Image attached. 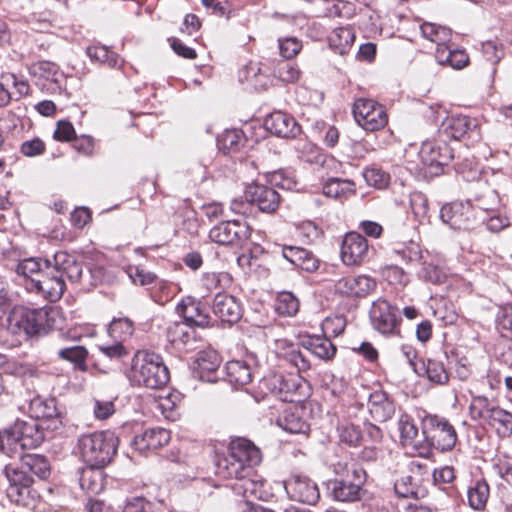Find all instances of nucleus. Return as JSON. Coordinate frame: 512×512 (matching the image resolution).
<instances>
[{
	"mask_svg": "<svg viewBox=\"0 0 512 512\" xmlns=\"http://www.w3.org/2000/svg\"><path fill=\"white\" fill-rule=\"evenodd\" d=\"M284 359L290 365L295 367L298 372L307 371L310 369V361L298 348L289 349L285 355Z\"/></svg>",
	"mask_w": 512,
	"mask_h": 512,
	"instance_id": "obj_63",
	"label": "nucleus"
},
{
	"mask_svg": "<svg viewBox=\"0 0 512 512\" xmlns=\"http://www.w3.org/2000/svg\"><path fill=\"white\" fill-rule=\"evenodd\" d=\"M280 55L284 59L295 57L302 49V43L296 37H285L278 40Z\"/></svg>",
	"mask_w": 512,
	"mask_h": 512,
	"instance_id": "obj_62",
	"label": "nucleus"
},
{
	"mask_svg": "<svg viewBox=\"0 0 512 512\" xmlns=\"http://www.w3.org/2000/svg\"><path fill=\"white\" fill-rule=\"evenodd\" d=\"M335 472L340 477L332 482L331 492L337 501L353 502L360 498L365 471L356 463L338 462Z\"/></svg>",
	"mask_w": 512,
	"mask_h": 512,
	"instance_id": "obj_7",
	"label": "nucleus"
},
{
	"mask_svg": "<svg viewBox=\"0 0 512 512\" xmlns=\"http://www.w3.org/2000/svg\"><path fill=\"white\" fill-rule=\"evenodd\" d=\"M439 134L445 139L454 140L464 137L476 138L479 136L478 122L465 115L449 116L442 122Z\"/></svg>",
	"mask_w": 512,
	"mask_h": 512,
	"instance_id": "obj_14",
	"label": "nucleus"
},
{
	"mask_svg": "<svg viewBox=\"0 0 512 512\" xmlns=\"http://www.w3.org/2000/svg\"><path fill=\"white\" fill-rule=\"evenodd\" d=\"M346 327V319L342 315L327 317L322 323V330L326 337L339 336Z\"/></svg>",
	"mask_w": 512,
	"mask_h": 512,
	"instance_id": "obj_60",
	"label": "nucleus"
},
{
	"mask_svg": "<svg viewBox=\"0 0 512 512\" xmlns=\"http://www.w3.org/2000/svg\"><path fill=\"white\" fill-rule=\"evenodd\" d=\"M440 219L452 229L469 230L475 223L474 208L470 201L445 204L440 209Z\"/></svg>",
	"mask_w": 512,
	"mask_h": 512,
	"instance_id": "obj_12",
	"label": "nucleus"
},
{
	"mask_svg": "<svg viewBox=\"0 0 512 512\" xmlns=\"http://www.w3.org/2000/svg\"><path fill=\"white\" fill-rule=\"evenodd\" d=\"M0 367L4 373L18 377L32 376L34 374L31 365L19 362L16 359H5L0 363Z\"/></svg>",
	"mask_w": 512,
	"mask_h": 512,
	"instance_id": "obj_57",
	"label": "nucleus"
},
{
	"mask_svg": "<svg viewBox=\"0 0 512 512\" xmlns=\"http://www.w3.org/2000/svg\"><path fill=\"white\" fill-rule=\"evenodd\" d=\"M29 413L31 418L52 419L58 415L55 398L34 397L29 404Z\"/></svg>",
	"mask_w": 512,
	"mask_h": 512,
	"instance_id": "obj_42",
	"label": "nucleus"
},
{
	"mask_svg": "<svg viewBox=\"0 0 512 512\" xmlns=\"http://www.w3.org/2000/svg\"><path fill=\"white\" fill-rule=\"evenodd\" d=\"M250 237V229L241 220H227L215 225L209 232L211 241L220 245H236Z\"/></svg>",
	"mask_w": 512,
	"mask_h": 512,
	"instance_id": "obj_11",
	"label": "nucleus"
},
{
	"mask_svg": "<svg viewBox=\"0 0 512 512\" xmlns=\"http://www.w3.org/2000/svg\"><path fill=\"white\" fill-rule=\"evenodd\" d=\"M352 113L357 124L366 131L381 130L388 123L384 107L372 99H357L354 102Z\"/></svg>",
	"mask_w": 512,
	"mask_h": 512,
	"instance_id": "obj_9",
	"label": "nucleus"
},
{
	"mask_svg": "<svg viewBox=\"0 0 512 512\" xmlns=\"http://www.w3.org/2000/svg\"><path fill=\"white\" fill-rule=\"evenodd\" d=\"M242 141L243 136L241 131L232 129L226 130L223 133V135L219 139V144L224 151L231 152L238 150Z\"/></svg>",
	"mask_w": 512,
	"mask_h": 512,
	"instance_id": "obj_61",
	"label": "nucleus"
},
{
	"mask_svg": "<svg viewBox=\"0 0 512 512\" xmlns=\"http://www.w3.org/2000/svg\"><path fill=\"white\" fill-rule=\"evenodd\" d=\"M127 377L132 386L161 389L169 381V371L160 355L138 351L132 358Z\"/></svg>",
	"mask_w": 512,
	"mask_h": 512,
	"instance_id": "obj_2",
	"label": "nucleus"
},
{
	"mask_svg": "<svg viewBox=\"0 0 512 512\" xmlns=\"http://www.w3.org/2000/svg\"><path fill=\"white\" fill-rule=\"evenodd\" d=\"M376 287V280L365 274L344 276L334 284L337 294L351 298H364L371 294Z\"/></svg>",
	"mask_w": 512,
	"mask_h": 512,
	"instance_id": "obj_13",
	"label": "nucleus"
},
{
	"mask_svg": "<svg viewBox=\"0 0 512 512\" xmlns=\"http://www.w3.org/2000/svg\"><path fill=\"white\" fill-rule=\"evenodd\" d=\"M281 255L289 263L307 272H313L318 268V260L310 251L298 247L283 245Z\"/></svg>",
	"mask_w": 512,
	"mask_h": 512,
	"instance_id": "obj_30",
	"label": "nucleus"
},
{
	"mask_svg": "<svg viewBox=\"0 0 512 512\" xmlns=\"http://www.w3.org/2000/svg\"><path fill=\"white\" fill-rule=\"evenodd\" d=\"M442 141L427 140L422 143L419 157L425 165H446L453 158L451 149Z\"/></svg>",
	"mask_w": 512,
	"mask_h": 512,
	"instance_id": "obj_24",
	"label": "nucleus"
},
{
	"mask_svg": "<svg viewBox=\"0 0 512 512\" xmlns=\"http://www.w3.org/2000/svg\"><path fill=\"white\" fill-rule=\"evenodd\" d=\"M226 374L228 381L237 386L249 384L252 380L251 368L246 362L241 360H232L226 364Z\"/></svg>",
	"mask_w": 512,
	"mask_h": 512,
	"instance_id": "obj_43",
	"label": "nucleus"
},
{
	"mask_svg": "<svg viewBox=\"0 0 512 512\" xmlns=\"http://www.w3.org/2000/svg\"><path fill=\"white\" fill-rule=\"evenodd\" d=\"M303 347L322 360H330L336 353V347L326 336L312 335L302 341Z\"/></svg>",
	"mask_w": 512,
	"mask_h": 512,
	"instance_id": "obj_36",
	"label": "nucleus"
},
{
	"mask_svg": "<svg viewBox=\"0 0 512 512\" xmlns=\"http://www.w3.org/2000/svg\"><path fill=\"white\" fill-rule=\"evenodd\" d=\"M489 216L485 220L486 227L490 232L498 233L510 225V219L506 215L505 207H501L500 211L488 213Z\"/></svg>",
	"mask_w": 512,
	"mask_h": 512,
	"instance_id": "obj_59",
	"label": "nucleus"
},
{
	"mask_svg": "<svg viewBox=\"0 0 512 512\" xmlns=\"http://www.w3.org/2000/svg\"><path fill=\"white\" fill-rule=\"evenodd\" d=\"M232 277L226 272H205L201 277V287L206 292L214 290H224L231 286Z\"/></svg>",
	"mask_w": 512,
	"mask_h": 512,
	"instance_id": "obj_47",
	"label": "nucleus"
},
{
	"mask_svg": "<svg viewBox=\"0 0 512 512\" xmlns=\"http://www.w3.org/2000/svg\"><path fill=\"white\" fill-rule=\"evenodd\" d=\"M368 241L357 232L347 233L342 241L340 256L344 265L359 266L368 256Z\"/></svg>",
	"mask_w": 512,
	"mask_h": 512,
	"instance_id": "obj_17",
	"label": "nucleus"
},
{
	"mask_svg": "<svg viewBox=\"0 0 512 512\" xmlns=\"http://www.w3.org/2000/svg\"><path fill=\"white\" fill-rule=\"evenodd\" d=\"M86 53L92 61L106 64L110 68L121 66L119 56L115 52L108 50L105 46H90L87 48Z\"/></svg>",
	"mask_w": 512,
	"mask_h": 512,
	"instance_id": "obj_50",
	"label": "nucleus"
},
{
	"mask_svg": "<svg viewBox=\"0 0 512 512\" xmlns=\"http://www.w3.org/2000/svg\"><path fill=\"white\" fill-rule=\"evenodd\" d=\"M470 204L487 213L500 211L502 204L498 192L487 183H478L474 189Z\"/></svg>",
	"mask_w": 512,
	"mask_h": 512,
	"instance_id": "obj_25",
	"label": "nucleus"
},
{
	"mask_svg": "<svg viewBox=\"0 0 512 512\" xmlns=\"http://www.w3.org/2000/svg\"><path fill=\"white\" fill-rule=\"evenodd\" d=\"M170 440V432L161 427L146 429L133 439V446L136 450L143 453L158 449L166 445Z\"/></svg>",
	"mask_w": 512,
	"mask_h": 512,
	"instance_id": "obj_27",
	"label": "nucleus"
},
{
	"mask_svg": "<svg viewBox=\"0 0 512 512\" xmlns=\"http://www.w3.org/2000/svg\"><path fill=\"white\" fill-rule=\"evenodd\" d=\"M410 209L419 223H423L428 218V199L422 192L415 191L409 196Z\"/></svg>",
	"mask_w": 512,
	"mask_h": 512,
	"instance_id": "obj_52",
	"label": "nucleus"
},
{
	"mask_svg": "<svg viewBox=\"0 0 512 512\" xmlns=\"http://www.w3.org/2000/svg\"><path fill=\"white\" fill-rule=\"evenodd\" d=\"M274 75L283 82L294 83L300 77V70L295 64L283 59L275 66Z\"/></svg>",
	"mask_w": 512,
	"mask_h": 512,
	"instance_id": "obj_53",
	"label": "nucleus"
},
{
	"mask_svg": "<svg viewBox=\"0 0 512 512\" xmlns=\"http://www.w3.org/2000/svg\"><path fill=\"white\" fill-rule=\"evenodd\" d=\"M494 472L512 487V459L506 455L497 457L493 464Z\"/></svg>",
	"mask_w": 512,
	"mask_h": 512,
	"instance_id": "obj_64",
	"label": "nucleus"
},
{
	"mask_svg": "<svg viewBox=\"0 0 512 512\" xmlns=\"http://www.w3.org/2000/svg\"><path fill=\"white\" fill-rule=\"evenodd\" d=\"M30 85L23 75L12 71L0 72V107L8 105L13 99L28 95Z\"/></svg>",
	"mask_w": 512,
	"mask_h": 512,
	"instance_id": "obj_19",
	"label": "nucleus"
},
{
	"mask_svg": "<svg viewBox=\"0 0 512 512\" xmlns=\"http://www.w3.org/2000/svg\"><path fill=\"white\" fill-rule=\"evenodd\" d=\"M4 475L10 483V488L7 492L8 496L11 500L19 502V499H14V496H20L21 490L28 488L32 484L33 480L31 476H29L23 469H19L12 465L5 466Z\"/></svg>",
	"mask_w": 512,
	"mask_h": 512,
	"instance_id": "obj_34",
	"label": "nucleus"
},
{
	"mask_svg": "<svg viewBox=\"0 0 512 512\" xmlns=\"http://www.w3.org/2000/svg\"><path fill=\"white\" fill-rule=\"evenodd\" d=\"M169 342L179 350L190 351L196 348V331L194 327L182 322H176L167 329Z\"/></svg>",
	"mask_w": 512,
	"mask_h": 512,
	"instance_id": "obj_29",
	"label": "nucleus"
},
{
	"mask_svg": "<svg viewBox=\"0 0 512 512\" xmlns=\"http://www.w3.org/2000/svg\"><path fill=\"white\" fill-rule=\"evenodd\" d=\"M282 381L283 376L280 374H270L263 377L258 386L261 398L271 395L278 399V390L281 388Z\"/></svg>",
	"mask_w": 512,
	"mask_h": 512,
	"instance_id": "obj_55",
	"label": "nucleus"
},
{
	"mask_svg": "<svg viewBox=\"0 0 512 512\" xmlns=\"http://www.w3.org/2000/svg\"><path fill=\"white\" fill-rule=\"evenodd\" d=\"M260 462V450L251 441L238 438L230 443L228 453L216 461L215 474L221 479L237 482L252 475L253 468Z\"/></svg>",
	"mask_w": 512,
	"mask_h": 512,
	"instance_id": "obj_1",
	"label": "nucleus"
},
{
	"mask_svg": "<svg viewBox=\"0 0 512 512\" xmlns=\"http://www.w3.org/2000/svg\"><path fill=\"white\" fill-rule=\"evenodd\" d=\"M490 495V487L484 479L476 480L467 490L468 505L475 511L485 509Z\"/></svg>",
	"mask_w": 512,
	"mask_h": 512,
	"instance_id": "obj_41",
	"label": "nucleus"
},
{
	"mask_svg": "<svg viewBox=\"0 0 512 512\" xmlns=\"http://www.w3.org/2000/svg\"><path fill=\"white\" fill-rule=\"evenodd\" d=\"M394 489L395 493L403 498L412 497L419 499L425 497L427 494L426 489L417 485L415 479L410 475L403 476L397 480Z\"/></svg>",
	"mask_w": 512,
	"mask_h": 512,
	"instance_id": "obj_46",
	"label": "nucleus"
},
{
	"mask_svg": "<svg viewBox=\"0 0 512 512\" xmlns=\"http://www.w3.org/2000/svg\"><path fill=\"white\" fill-rule=\"evenodd\" d=\"M53 314L54 311L44 308H16L9 314L6 330L2 333L25 337L46 333L51 327L50 320Z\"/></svg>",
	"mask_w": 512,
	"mask_h": 512,
	"instance_id": "obj_4",
	"label": "nucleus"
},
{
	"mask_svg": "<svg viewBox=\"0 0 512 512\" xmlns=\"http://www.w3.org/2000/svg\"><path fill=\"white\" fill-rule=\"evenodd\" d=\"M118 438L111 431H100L81 435L78 439V452L86 465L107 466L118 448Z\"/></svg>",
	"mask_w": 512,
	"mask_h": 512,
	"instance_id": "obj_3",
	"label": "nucleus"
},
{
	"mask_svg": "<svg viewBox=\"0 0 512 512\" xmlns=\"http://www.w3.org/2000/svg\"><path fill=\"white\" fill-rule=\"evenodd\" d=\"M420 31L423 38L436 44V49L446 48L452 38V31L435 23L425 22L420 25Z\"/></svg>",
	"mask_w": 512,
	"mask_h": 512,
	"instance_id": "obj_38",
	"label": "nucleus"
},
{
	"mask_svg": "<svg viewBox=\"0 0 512 512\" xmlns=\"http://www.w3.org/2000/svg\"><path fill=\"white\" fill-rule=\"evenodd\" d=\"M425 369L427 378L431 382L439 385H444L448 382L449 375L442 362L434 359H428Z\"/></svg>",
	"mask_w": 512,
	"mask_h": 512,
	"instance_id": "obj_54",
	"label": "nucleus"
},
{
	"mask_svg": "<svg viewBox=\"0 0 512 512\" xmlns=\"http://www.w3.org/2000/svg\"><path fill=\"white\" fill-rule=\"evenodd\" d=\"M435 58L440 65H447L453 69H462L469 63V57L465 50L446 48L436 49Z\"/></svg>",
	"mask_w": 512,
	"mask_h": 512,
	"instance_id": "obj_39",
	"label": "nucleus"
},
{
	"mask_svg": "<svg viewBox=\"0 0 512 512\" xmlns=\"http://www.w3.org/2000/svg\"><path fill=\"white\" fill-rule=\"evenodd\" d=\"M368 410L372 419L385 422L393 416L395 407L385 392L374 391L368 399Z\"/></svg>",
	"mask_w": 512,
	"mask_h": 512,
	"instance_id": "obj_31",
	"label": "nucleus"
},
{
	"mask_svg": "<svg viewBox=\"0 0 512 512\" xmlns=\"http://www.w3.org/2000/svg\"><path fill=\"white\" fill-rule=\"evenodd\" d=\"M300 302L298 298L289 291L279 292L275 301V311L277 314L286 317L295 316L299 310Z\"/></svg>",
	"mask_w": 512,
	"mask_h": 512,
	"instance_id": "obj_49",
	"label": "nucleus"
},
{
	"mask_svg": "<svg viewBox=\"0 0 512 512\" xmlns=\"http://www.w3.org/2000/svg\"><path fill=\"white\" fill-rule=\"evenodd\" d=\"M304 414L305 410L302 406H288L277 418V425L291 434H307L310 426Z\"/></svg>",
	"mask_w": 512,
	"mask_h": 512,
	"instance_id": "obj_23",
	"label": "nucleus"
},
{
	"mask_svg": "<svg viewBox=\"0 0 512 512\" xmlns=\"http://www.w3.org/2000/svg\"><path fill=\"white\" fill-rule=\"evenodd\" d=\"M104 467L86 465L80 469L79 483L81 488L89 494H99L105 487L106 477Z\"/></svg>",
	"mask_w": 512,
	"mask_h": 512,
	"instance_id": "obj_32",
	"label": "nucleus"
},
{
	"mask_svg": "<svg viewBox=\"0 0 512 512\" xmlns=\"http://www.w3.org/2000/svg\"><path fill=\"white\" fill-rule=\"evenodd\" d=\"M363 177L368 185L378 189L387 187L390 181L389 174L377 167H369L365 169Z\"/></svg>",
	"mask_w": 512,
	"mask_h": 512,
	"instance_id": "obj_58",
	"label": "nucleus"
},
{
	"mask_svg": "<svg viewBox=\"0 0 512 512\" xmlns=\"http://www.w3.org/2000/svg\"><path fill=\"white\" fill-rule=\"evenodd\" d=\"M133 333L134 323L127 317L114 318L108 327V334L115 341L125 342Z\"/></svg>",
	"mask_w": 512,
	"mask_h": 512,
	"instance_id": "obj_48",
	"label": "nucleus"
},
{
	"mask_svg": "<svg viewBox=\"0 0 512 512\" xmlns=\"http://www.w3.org/2000/svg\"><path fill=\"white\" fill-rule=\"evenodd\" d=\"M212 313L222 322L229 325L237 323L243 315L241 301L235 296L218 292L212 301Z\"/></svg>",
	"mask_w": 512,
	"mask_h": 512,
	"instance_id": "obj_18",
	"label": "nucleus"
},
{
	"mask_svg": "<svg viewBox=\"0 0 512 512\" xmlns=\"http://www.w3.org/2000/svg\"><path fill=\"white\" fill-rule=\"evenodd\" d=\"M45 270H51V263L49 260H38L36 258H27L19 262L16 272L28 278L26 284H31L32 278L40 277Z\"/></svg>",
	"mask_w": 512,
	"mask_h": 512,
	"instance_id": "obj_44",
	"label": "nucleus"
},
{
	"mask_svg": "<svg viewBox=\"0 0 512 512\" xmlns=\"http://www.w3.org/2000/svg\"><path fill=\"white\" fill-rule=\"evenodd\" d=\"M265 127L272 134L283 138L296 137L301 131L295 118L282 111L271 113L265 119Z\"/></svg>",
	"mask_w": 512,
	"mask_h": 512,
	"instance_id": "obj_22",
	"label": "nucleus"
},
{
	"mask_svg": "<svg viewBox=\"0 0 512 512\" xmlns=\"http://www.w3.org/2000/svg\"><path fill=\"white\" fill-rule=\"evenodd\" d=\"M284 488L291 500L300 503L315 505L320 498L317 484L306 476H291L284 481Z\"/></svg>",
	"mask_w": 512,
	"mask_h": 512,
	"instance_id": "obj_15",
	"label": "nucleus"
},
{
	"mask_svg": "<svg viewBox=\"0 0 512 512\" xmlns=\"http://www.w3.org/2000/svg\"><path fill=\"white\" fill-rule=\"evenodd\" d=\"M26 286L50 302L59 300L66 287L64 279L53 270V267L51 270H46L40 277L32 278L31 284Z\"/></svg>",
	"mask_w": 512,
	"mask_h": 512,
	"instance_id": "obj_16",
	"label": "nucleus"
},
{
	"mask_svg": "<svg viewBox=\"0 0 512 512\" xmlns=\"http://www.w3.org/2000/svg\"><path fill=\"white\" fill-rule=\"evenodd\" d=\"M163 500L151 502L142 496L128 498L123 507V512H164Z\"/></svg>",
	"mask_w": 512,
	"mask_h": 512,
	"instance_id": "obj_45",
	"label": "nucleus"
},
{
	"mask_svg": "<svg viewBox=\"0 0 512 512\" xmlns=\"http://www.w3.org/2000/svg\"><path fill=\"white\" fill-rule=\"evenodd\" d=\"M196 363L201 377H204V373L214 372L219 368L221 359L215 351H203L199 353Z\"/></svg>",
	"mask_w": 512,
	"mask_h": 512,
	"instance_id": "obj_56",
	"label": "nucleus"
},
{
	"mask_svg": "<svg viewBox=\"0 0 512 512\" xmlns=\"http://www.w3.org/2000/svg\"><path fill=\"white\" fill-rule=\"evenodd\" d=\"M245 198L256 205L260 211L274 212L280 203V196L272 187L258 183L249 185L245 190Z\"/></svg>",
	"mask_w": 512,
	"mask_h": 512,
	"instance_id": "obj_21",
	"label": "nucleus"
},
{
	"mask_svg": "<svg viewBox=\"0 0 512 512\" xmlns=\"http://www.w3.org/2000/svg\"><path fill=\"white\" fill-rule=\"evenodd\" d=\"M370 319L377 331L382 334H390L398 322L397 308L390 305L385 299H377L371 306Z\"/></svg>",
	"mask_w": 512,
	"mask_h": 512,
	"instance_id": "obj_20",
	"label": "nucleus"
},
{
	"mask_svg": "<svg viewBox=\"0 0 512 512\" xmlns=\"http://www.w3.org/2000/svg\"><path fill=\"white\" fill-rule=\"evenodd\" d=\"M264 481L253 470L252 475L244 476L237 482L231 484V489L244 498L262 499L265 492L263 490Z\"/></svg>",
	"mask_w": 512,
	"mask_h": 512,
	"instance_id": "obj_33",
	"label": "nucleus"
},
{
	"mask_svg": "<svg viewBox=\"0 0 512 512\" xmlns=\"http://www.w3.org/2000/svg\"><path fill=\"white\" fill-rule=\"evenodd\" d=\"M400 442L406 453L413 456H428V440L426 433H419L417 426L408 415H402L398 422Z\"/></svg>",
	"mask_w": 512,
	"mask_h": 512,
	"instance_id": "obj_10",
	"label": "nucleus"
},
{
	"mask_svg": "<svg viewBox=\"0 0 512 512\" xmlns=\"http://www.w3.org/2000/svg\"><path fill=\"white\" fill-rule=\"evenodd\" d=\"M53 270L59 276H66L71 283H79L82 278V264L77 261L75 256L65 251L56 252L53 256Z\"/></svg>",
	"mask_w": 512,
	"mask_h": 512,
	"instance_id": "obj_28",
	"label": "nucleus"
},
{
	"mask_svg": "<svg viewBox=\"0 0 512 512\" xmlns=\"http://www.w3.org/2000/svg\"><path fill=\"white\" fill-rule=\"evenodd\" d=\"M329 47L336 53L346 54L353 46L355 33L351 27L333 29L327 37Z\"/></svg>",
	"mask_w": 512,
	"mask_h": 512,
	"instance_id": "obj_35",
	"label": "nucleus"
},
{
	"mask_svg": "<svg viewBox=\"0 0 512 512\" xmlns=\"http://www.w3.org/2000/svg\"><path fill=\"white\" fill-rule=\"evenodd\" d=\"M59 359L73 364L75 370L88 371L87 358L88 350L84 346L74 345L61 347L57 351Z\"/></svg>",
	"mask_w": 512,
	"mask_h": 512,
	"instance_id": "obj_40",
	"label": "nucleus"
},
{
	"mask_svg": "<svg viewBox=\"0 0 512 512\" xmlns=\"http://www.w3.org/2000/svg\"><path fill=\"white\" fill-rule=\"evenodd\" d=\"M22 468H27L40 479L50 475V465L46 457L39 454H28L23 458Z\"/></svg>",
	"mask_w": 512,
	"mask_h": 512,
	"instance_id": "obj_51",
	"label": "nucleus"
},
{
	"mask_svg": "<svg viewBox=\"0 0 512 512\" xmlns=\"http://www.w3.org/2000/svg\"><path fill=\"white\" fill-rule=\"evenodd\" d=\"M177 313L183 317L185 323L192 327H205L208 326L210 322V317L202 308L200 302L196 301L192 297H187L183 299L177 305Z\"/></svg>",
	"mask_w": 512,
	"mask_h": 512,
	"instance_id": "obj_26",
	"label": "nucleus"
},
{
	"mask_svg": "<svg viewBox=\"0 0 512 512\" xmlns=\"http://www.w3.org/2000/svg\"><path fill=\"white\" fill-rule=\"evenodd\" d=\"M469 412L473 420H479L481 423L489 425L500 437L506 438L512 435V413L491 404L488 398L473 397Z\"/></svg>",
	"mask_w": 512,
	"mask_h": 512,
	"instance_id": "obj_6",
	"label": "nucleus"
},
{
	"mask_svg": "<svg viewBox=\"0 0 512 512\" xmlns=\"http://www.w3.org/2000/svg\"><path fill=\"white\" fill-rule=\"evenodd\" d=\"M44 431L37 420H17L13 426L0 437V449L4 453L20 449H33L44 441Z\"/></svg>",
	"mask_w": 512,
	"mask_h": 512,
	"instance_id": "obj_5",
	"label": "nucleus"
},
{
	"mask_svg": "<svg viewBox=\"0 0 512 512\" xmlns=\"http://www.w3.org/2000/svg\"><path fill=\"white\" fill-rule=\"evenodd\" d=\"M323 194L334 199H347L356 193V185L352 180L330 178L322 187Z\"/></svg>",
	"mask_w": 512,
	"mask_h": 512,
	"instance_id": "obj_37",
	"label": "nucleus"
},
{
	"mask_svg": "<svg viewBox=\"0 0 512 512\" xmlns=\"http://www.w3.org/2000/svg\"><path fill=\"white\" fill-rule=\"evenodd\" d=\"M422 428L427 435L428 454L432 446L441 451L451 450L455 446L457 434L446 418L427 414L422 418Z\"/></svg>",
	"mask_w": 512,
	"mask_h": 512,
	"instance_id": "obj_8",
	"label": "nucleus"
}]
</instances>
